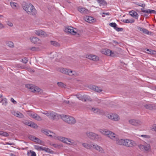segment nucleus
Here are the masks:
<instances>
[{
	"label": "nucleus",
	"instance_id": "49530a36",
	"mask_svg": "<svg viewBox=\"0 0 156 156\" xmlns=\"http://www.w3.org/2000/svg\"><path fill=\"white\" fill-rule=\"evenodd\" d=\"M136 4L137 5L142 7L143 8H144L145 6V4H144L136 2Z\"/></svg>",
	"mask_w": 156,
	"mask_h": 156
},
{
	"label": "nucleus",
	"instance_id": "f8f14e48",
	"mask_svg": "<svg viewBox=\"0 0 156 156\" xmlns=\"http://www.w3.org/2000/svg\"><path fill=\"white\" fill-rule=\"evenodd\" d=\"M61 115H59L55 112L51 111L50 112L49 116V118L53 119V120L57 119L61 117Z\"/></svg>",
	"mask_w": 156,
	"mask_h": 156
},
{
	"label": "nucleus",
	"instance_id": "6e6d98bb",
	"mask_svg": "<svg viewBox=\"0 0 156 156\" xmlns=\"http://www.w3.org/2000/svg\"><path fill=\"white\" fill-rule=\"evenodd\" d=\"M115 30H116L117 31L119 32L122 31L123 30V29L122 28L116 27Z\"/></svg>",
	"mask_w": 156,
	"mask_h": 156
},
{
	"label": "nucleus",
	"instance_id": "393cba45",
	"mask_svg": "<svg viewBox=\"0 0 156 156\" xmlns=\"http://www.w3.org/2000/svg\"><path fill=\"white\" fill-rule=\"evenodd\" d=\"M93 145L94 144L92 142H91L89 144L85 143L82 144V145L83 146L87 149H90L92 147H93Z\"/></svg>",
	"mask_w": 156,
	"mask_h": 156
},
{
	"label": "nucleus",
	"instance_id": "603ef678",
	"mask_svg": "<svg viewBox=\"0 0 156 156\" xmlns=\"http://www.w3.org/2000/svg\"><path fill=\"white\" fill-rule=\"evenodd\" d=\"M34 88L35 90H34V92H36L39 93L41 90V89L40 88L37 87H35Z\"/></svg>",
	"mask_w": 156,
	"mask_h": 156
},
{
	"label": "nucleus",
	"instance_id": "4c0bfd02",
	"mask_svg": "<svg viewBox=\"0 0 156 156\" xmlns=\"http://www.w3.org/2000/svg\"><path fill=\"white\" fill-rule=\"evenodd\" d=\"M146 51L148 52H147V53L150 54H154L156 52V51L154 50L149 49H146Z\"/></svg>",
	"mask_w": 156,
	"mask_h": 156
},
{
	"label": "nucleus",
	"instance_id": "a878e982",
	"mask_svg": "<svg viewBox=\"0 0 156 156\" xmlns=\"http://www.w3.org/2000/svg\"><path fill=\"white\" fill-rule=\"evenodd\" d=\"M90 88L97 92H100L102 91L99 87L94 85H91L90 86Z\"/></svg>",
	"mask_w": 156,
	"mask_h": 156
},
{
	"label": "nucleus",
	"instance_id": "e433bc0d",
	"mask_svg": "<svg viewBox=\"0 0 156 156\" xmlns=\"http://www.w3.org/2000/svg\"><path fill=\"white\" fill-rule=\"evenodd\" d=\"M2 103V105L6 106L7 104V99L5 98H2L0 101V102Z\"/></svg>",
	"mask_w": 156,
	"mask_h": 156
},
{
	"label": "nucleus",
	"instance_id": "6ab92c4d",
	"mask_svg": "<svg viewBox=\"0 0 156 156\" xmlns=\"http://www.w3.org/2000/svg\"><path fill=\"white\" fill-rule=\"evenodd\" d=\"M11 112L13 115L18 117L23 118L24 117L23 115L19 112L13 111Z\"/></svg>",
	"mask_w": 156,
	"mask_h": 156
},
{
	"label": "nucleus",
	"instance_id": "f3484780",
	"mask_svg": "<svg viewBox=\"0 0 156 156\" xmlns=\"http://www.w3.org/2000/svg\"><path fill=\"white\" fill-rule=\"evenodd\" d=\"M141 10L143 12L147 14L154 13L156 14V11L153 10H151L150 9H145L144 8L141 9Z\"/></svg>",
	"mask_w": 156,
	"mask_h": 156
},
{
	"label": "nucleus",
	"instance_id": "c03bdc74",
	"mask_svg": "<svg viewBox=\"0 0 156 156\" xmlns=\"http://www.w3.org/2000/svg\"><path fill=\"white\" fill-rule=\"evenodd\" d=\"M15 67L18 68H20L21 69H24V67L23 66H22L21 64H16L15 65Z\"/></svg>",
	"mask_w": 156,
	"mask_h": 156
},
{
	"label": "nucleus",
	"instance_id": "a211bd4d",
	"mask_svg": "<svg viewBox=\"0 0 156 156\" xmlns=\"http://www.w3.org/2000/svg\"><path fill=\"white\" fill-rule=\"evenodd\" d=\"M127 143L125 144L126 146L132 147L136 145L135 142L133 140L127 139Z\"/></svg>",
	"mask_w": 156,
	"mask_h": 156
},
{
	"label": "nucleus",
	"instance_id": "37998d69",
	"mask_svg": "<svg viewBox=\"0 0 156 156\" xmlns=\"http://www.w3.org/2000/svg\"><path fill=\"white\" fill-rule=\"evenodd\" d=\"M34 119L37 121H41L42 119L37 114V115L35 117Z\"/></svg>",
	"mask_w": 156,
	"mask_h": 156
},
{
	"label": "nucleus",
	"instance_id": "c85d7f7f",
	"mask_svg": "<svg viewBox=\"0 0 156 156\" xmlns=\"http://www.w3.org/2000/svg\"><path fill=\"white\" fill-rule=\"evenodd\" d=\"M100 6H105L107 4V2L105 0H97Z\"/></svg>",
	"mask_w": 156,
	"mask_h": 156
},
{
	"label": "nucleus",
	"instance_id": "6e6552de",
	"mask_svg": "<svg viewBox=\"0 0 156 156\" xmlns=\"http://www.w3.org/2000/svg\"><path fill=\"white\" fill-rule=\"evenodd\" d=\"M150 145L149 144H146L144 145L140 144L139 145V148L142 151H149L150 148Z\"/></svg>",
	"mask_w": 156,
	"mask_h": 156
},
{
	"label": "nucleus",
	"instance_id": "2eb2a0df",
	"mask_svg": "<svg viewBox=\"0 0 156 156\" xmlns=\"http://www.w3.org/2000/svg\"><path fill=\"white\" fill-rule=\"evenodd\" d=\"M102 52L103 54L112 57H114L115 55L114 53L109 49H104L102 50Z\"/></svg>",
	"mask_w": 156,
	"mask_h": 156
},
{
	"label": "nucleus",
	"instance_id": "13d9d810",
	"mask_svg": "<svg viewBox=\"0 0 156 156\" xmlns=\"http://www.w3.org/2000/svg\"><path fill=\"white\" fill-rule=\"evenodd\" d=\"M7 24L10 27H12V26H13V25L12 23V22L9 21H8L7 22Z\"/></svg>",
	"mask_w": 156,
	"mask_h": 156
},
{
	"label": "nucleus",
	"instance_id": "bb28decb",
	"mask_svg": "<svg viewBox=\"0 0 156 156\" xmlns=\"http://www.w3.org/2000/svg\"><path fill=\"white\" fill-rule=\"evenodd\" d=\"M87 58L92 60L97 61L99 60V58L95 55H90L88 56Z\"/></svg>",
	"mask_w": 156,
	"mask_h": 156
},
{
	"label": "nucleus",
	"instance_id": "4be33fe9",
	"mask_svg": "<svg viewBox=\"0 0 156 156\" xmlns=\"http://www.w3.org/2000/svg\"><path fill=\"white\" fill-rule=\"evenodd\" d=\"M93 147L101 153H104V150L100 146L96 144H94Z\"/></svg>",
	"mask_w": 156,
	"mask_h": 156
},
{
	"label": "nucleus",
	"instance_id": "09e8293b",
	"mask_svg": "<svg viewBox=\"0 0 156 156\" xmlns=\"http://www.w3.org/2000/svg\"><path fill=\"white\" fill-rule=\"evenodd\" d=\"M37 114L35 113L31 112L29 113V115L32 118H34L37 115Z\"/></svg>",
	"mask_w": 156,
	"mask_h": 156
},
{
	"label": "nucleus",
	"instance_id": "4d7b16f0",
	"mask_svg": "<svg viewBox=\"0 0 156 156\" xmlns=\"http://www.w3.org/2000/svg\"><path fill=\"white\" fill-rule=\"evenodd\" d=\"M40 147H41L40 146H37V145H35L34 146L35 149L36 150H38V151H40Z\"/></svg>",
	"mask_w": 156,
	"mask_h": 156
},
{
	"label": "nucleus",
	"instance_id": "cd10ccee",
	"mask_svg": "<svg viewBox=\"0 0 156 156\" xmlns=\"http://www.w3.org/2000/svg\"><path fill=\"white\" fill-rule=\"evenodd\" d=\"M137 29L145 34L148 35L149 34V31L145 28L140 27H138Z\"/></svg>",
	"mask_w": 156,
	"mask_h": 156
},
{
	"label": "nucleus",
	"instance_id": "b1692460",
	"mask_svg": "<svg viewBox=\"0 0 156 156\" xmlns=\"http://www.w3.org/2000/svg\"><path fill=\"white\" fill-rule=\"evenodd\" d=\"M129 14L132 16L136 19H138L139 15L138 13L134 10H132L129 12Z\"/></svg>",
	"mask_w": 156,
	"mask_h": 156
},
{
	"label": "nucleus",
	"instance_id": "338daca9",
	"mask_svg": "<svg viewBox=\"0 0 156 156\" xmlns=\"http://www.w3.org/2000/svg\"><path fill=\"white\" fill-rule=\"evenodd\" d=\"M52 145L55 148H57L59 146L56 144H53Z\"/></svg>",
	"mask_w": 156,
	"mask_h": 156
},
{
	"label": "nucleus",
	"instance_id": "f704fd0d",
	"mask_svg": "<svg viewBox=\"0 0 156 156\" xmlns=\"http://www.w3.org/2000/svg\"><path fill=\"white\" fill-rule=\"evenodd\" d=\"M50 43L52 45L55 47H58L60 46L59 43L55 41H51Z\"/></svg>",
	"mask_w": 156,
	"mask_h": 156
},
{
	"label": "nucleus",
	"instance_id": "423d86ee",
	"mask_svg": "<svg viewBox=\"0 0 156 156\" xmlns=\"http://www.w3.org/2000/svg\"><path fill=\"white\" fill-rule=\"evenodd\" d=\"M127 139H121L119 140L118 136L117 135L116 137L115 138L114 141H116V144L120 145H124L125 146L126 144L127 143Z\"/></svg>",
	"mask_w": 156,
	"mask_h": 156
},
{
	"label": "nucleus",
	"instance_id": "9d476101",
	"mask_svg": "<svg viewBox=\"0 0 156 156\" xmlns=\"http://www.w3.org/2000/svg\"><path fill=\"white\" fill-rule=\"evenodd\" d=\"M28 137L30 140L37 143L41 145L42 144L43 142L41 140L33 135H30L28 136Z\"/></svg>",
	"mask_w": 156,
	"mask_h": 156
},
{
	"label": "nucleus",
	"instance_id": "7c9ffc66",
	"mask_svg": "<svg viewBox=\"0 0 156 156\" xmlns=\"http://www.w3.org/2000/svg\"><path fill=\"white\" fill-rule=\"evenodd\" d=\"M40 151H45L46 152H50L51 150L49 148L42 146H41Z\"/></svg>",
	"mask_w": 156,
	"mask_h": 156
},
{
	"label": "nucleus",
	"instance_id": "9b49d317",
	"mask_svg": "<svg viewBox=\"0 0 156 156\" xmlns=\"http://www.w3.org/2000/svg\"><path fill=\"white\" fill-rule=\"evenodd\" d=\"M107 117L109 119L115 121H117L119 120V116L116 114H108Z\"/></svg>",
	"mask_w": 156,
	"mask_h": 156
},
{
	"label": "nucleus",
	"instance_id": "4468645a",
	"mask_svg": "<svg viewBox=\"0 0 156 156\" xmlns=\"http://www.w3.org/2000/svg\"><path fill=\"white\" fill-rule=\"evenodd\" d=\"M130 124L134 126H138L140 125L141 122L139 120L132 119L129 120Z\"/></svg>",
	"mask_w": 156,
	"mask_h": 156
},
{
	"label": "nucleus",
	"instance_id": "a19ab883",
	"mask_svg": "<svg viewBox=\"0 0 156 156\" xmlns=\"http://www.w3.org/2000/svg\"><path fill=\"white\" fill-rule=\"evenodd\" d=\"M30 126L35 129H37L38 127V126L36 124L32 122L31 124H30Z\"/></svg>",
	"mask_w": 156,
	"mask_h": 156
},
{
	"label": "nucleus",
	"instance_id": "864d4df0",
	"mask_svg": "<svg viewBox=\"0 0 156 156\" xmlns=\"http://www.w3.org/2000/svg\"><path fill=\"white\" fill-rule=\"evenodd\" d=\"M32 85L31 84H27L26 85V87L29 90L31 88V87H32Z\"/></svg>",
	"mask_w": 156,
	"mask_h": 156
},
{
	"label": "nucleus",
	"instance_id": "412c9836",
	"mask_svg": "<svg viewBox=\"0 0 156 156\" xmlns=\"http://www.w3.org/2000/svg\"><path fill=\"white\" fill-rule=\"evenodd\" d=\"M30 39L32 43L35 44H39L40 43V40L37 37H30Z\"/></svg>",
	"mask_w": 156,
	"mask_h": 156
},
{
	"label": "nucleus",
	"instance_id": "20e7f679",
	"mask_svg": "<svg viewBox=\"0 0 156 156\" xmlns=\"http://www.w3.org/2000/svg\"><path fill=\"white\" fill-rule=\"evenodd\" d=\"M59 71L60 72L68 75L70 76H76L77 74L75 71H73L71 69H68L64 68H60L58 69Z\"/></svg>",
	"mask_w": 156,
	"mask_h": 156
},
{
	"label": "nucleus",
	"instance_id": "c9c22d12",
	"mask_svg": "<svg viewBox=\"0 0 156 156\" xmlns=\"http://www.w3.org/2000/svg\"><path fill=\"white\" fill-rule=\"evenodd\" d=\"M6 45L9 47L12 48L14 47V44L11 41H7L6 42Z\"/></svg>",
	"mask_w": 156,
	"mask_h": 156
},
{
	"label": "nucleus",
	"instance_id": "f03ea898",
	"mask_svg": "<svg viewBox=\"0 0 156 156\" xmlns=\"http://www.w3.org/2000/svg\"><path fill=\"white\" fill-rule=\"evenodd\" d=\"M100 131L102 134L107 136L113 140H114L115 138L116 137V134L106 129H100Z\"/></svg>",
	"mask_w": 156,
	"mask_h": 156
},
{
	"label": "nucleus",
	"instance_id": "de8ad7c7",
	"mask_svg": "<svg viewBox=\"0 0 156 156\" xmlns=\"http://www.w3.org/2000/svg\"><path fill=\"white\" fill-rule=\"evenodd\" d=\"M28 61V58L27 57H24L23 59H22V62L25 64L27 63Z\"/></svg>",
	"mask_w": 156,
	"mask_h": 156
},
{
	"label": "nucleus",
	"instance_id": "0eeeda50",
	"mask_svg": "<svg viewBox=\"0 0 156 156\" xmlns=\"http://www.w3.org/2000/svg\"><path fill=\"white\" fill-rule=\"evenodd\" d=\"M76 95L78 99L83 101H91V100L90 97L87 95L77 94Z\"/></svg>",
	"mask_w": 156,
	"mask_h": 156
},
{
	"label": "nucleus",
	"instance_id": "2f4dec72",
	"mask_svg": "<svg viewBox=\"0 0 156 156\" xmlns=\"http://www.w3.org/2000/svg\"><path fill=\"white\" fill-rule=\"evenodd\" d=\"M49 134L48 136H51L53 137L55 139H57V137H61V136H57L55 133H53V132H51V131H49Z\"/></svg>",
	"mask_w": 156,
	"mask_h": 156
},
{
	"label": "nucleus",
	"instance_id": "e2e57ef3",
	"mask_svg": "<svg viewBox=\"0 0 156 156\" xmlns=\"http://www.w3.org/2000/svg\"><path fill=\"white\" fill-rule=\"evenodd\" d=\"M35 87H34L33 86H32V87H31V88L30 89V90L32 92H34V90H35Z\"/></svg>",
	"mask_w": 156,
	"mask_h": 156
},
{
	"label": "nucleus",
	"instance_id": "8fccbe9b",
	"mask_svg": "<svg viewBox=\"0 0 156 156\" xmlns=\"http://www.w3.org/2000/svg\"><path fill=\"white\" fill-rule=\"evenodd\" d=\"M42 113L46 115L48 117L49 116L50 112H48L47 111H45L44 112H42Z\"/></svg>",
	"mask_w": 156,
	"mask_h": 156
},
{
	"label": "nucleus",
	"instance_id": "1a4fd4ad",
	"mask_svg": "<svg viewBox=\"0 0 156 156\" xmlns=\"http://www.w3.org/2000/svg\"><path fill=\"white\" fill-rule=\"evenodd\" d=\"M86 134L88 137L92 139H98L100 137V136L98 135L93 132H87Z\"/></svg>",
	"mask_w": 156,
	"mask_h": 156
},
{
	"label": "nucleus",
	"instance_id": "f257e3e1",
	"mask_svg": "<svg viewBox=\"0 0 156 156\" xmlns=\"http://www.w3.org/2000/svg\"><path fill=\"white\" fill-rule=\"evenodd\" d=\"M22 5L23 9L28 14L35 15L36 13V10L31 4L23 2L22 3Z\"/></svg>",
	"mask_w": 156,
	"mask_h": 156
},
{
	"label": "nucleus",
	"instance_id": "dca6fc26",
	"mask_svg": "<svg viewBox=\"0 0 156 156\" xmlns=\"http://www.w3.org/2000/svg\"><path fill=\"white\" fill-rule=\"evenodd\" d=\"M83 19L89 23L94 22L95 21V19L90 16H85L84 17Z\"/></svg>",
	"mask_w": 156,
	"mask_h": 156
},
{
	"label": "nucleus",
	"instance_id": "aec40b11",
	"mask_svg": "<svg viewBox=\"0 0 156 156\" xmlns=\"http://www.w3.org/2000/svg\"><path fill=\"white\" fill-rule=\"evenodd\" d=\"M78 10L82 14H86L88 12V10L82 6H79L78 7Z\"/></svg>",
	"mask_w": 156,
	"mask_h": 156
},
{
	"label": "nucleus",
	"instance_id": "bf43d9fd",
	"mask_svg": "<svg viewBox=\"0 0 156 156\" xmlns=\"http://www.w3.org/2000/svg\"><path fill=\"white\" fill-rule=\"evenodd\" d=\"M141 136L146 138H150V137L149 136L145 135H141Z\"/></svg>",
	"mask_w": 156,
	"mask_h": 156
},
{
	"label": "nucleus",
	"instance_id": "69168bd1",
	"mask_svg": "<svg viewBox=\"0 0 156 156\" xmlns=\"http://www.w3.org/2000/svg\"><path fill=\"white\" fill-rule=\"evenodd\" d=\"M31 122H31V121H30V122L28 121V122H26V124L27 125H28V126H30V124H31Z\"/></svg>",
	"mask_w": 156,
	"mask_h": 156
},
{
	"label": "nucleus",
	"instance_id": "ea45409f",
	"mask_svg": "<svg viewBox=\"0 0 156 156\" xmlns=\"http://www.w3.org/2000/svg\"><path fill=\"white\" fill-rule=\"evenodd\" d=\"M58 86L62 88H66V86L65 84H64L63 83L61 82H58L57 83Z\"/></svg>",
	"mask_w": 156,
	"mask_h": 156
},
{
	"label": "nucleus",
	"instance_id": "79ce46f5",
	"mask_svg": "<svg viewBox=\"0 0 156 156\" xmlns=\"http://www.w3.org/2000/svg\"><path fill=\"white\" fill-rule=\"evenodd\" d=\"M109 25L110 26L113 27L115 29L117 27V24L115 23H109Z\"/></svg>",
	"mask_w": 156,
	"mask_h": 156
},
{
	"label": "nucleus",
	"instance_id": "0e129e2a",
	"mask_svg": "<svg viewBox=\"0 0 156 156\" xmlns=\"http://www.w3.org/2000/svg\"><path fill=\"white\" fill-rule=\"evenodd\" d=\"M95 100L98 103H100V102H101V100H99V99H98V98H95Z\"/></svg>",
	"mask_w": 156,
	"mask_h": 156
},
{
	"label": "nucleus",
	"instance_id": "7ed1b4c3",
	"mask_svg": "<svg viewBox=\"0 0 156 156\" xmlns=\"http://www.w3.org/2000/svg\"><path fill=\"white\" fill-rule=\"evenodd\" d=\"M61 119L65 122L70 124H73L76 122V120L73 117L63 115H61Z\"/></svg>",
	"mask_w": 156,
	"mask_h": 156
},
{
	"label": "nucleus",
	"instance_id": "72a5a7b5",
	"mask_svg": "<svg viewBox=\"0 0 156 156\" xmlns=\"http://www.w3.org/2000/svg\"><path fill=\"white\" fill-rule=\"evenodd\" d=\"M27 155L28 156H36L35 152L31 150H30L29 151L27 152Z\"/></svg>",
	"mask_w": 156,
	"mask_h": 156
},
{
	"label": "nucleus",
	"instance_id": "ddd939ff",
	"mask_svg": "<svg viewBox=\"0 0 156 156\" xmlns=\"http://www.w3.org/2000/svg\"><path fill=\"white\" fill-rule=\"evenodd\" d=\"M65 31L66 33L74 35H75L76 33V32L73 29V27L70 26L66 28L65 29Z\"/></svg>",
	"mask_w": 156,
	"mask_h": 156
},
{
	"label": "nucleus",
	"instance_id": "680f3d73",
	"mask_svg": "<svg viewBox=\"0 0 156 156\" xmlns=\"http://www.w3.org/2000/svg\"><path fill=\"white\" fill-rule=\"evenodd\" d=\"M5 26L1 22H0V29L4 28Z\"/></svg>",
	"mask_w": 156,
	"mask_h": 156
},
{
	"label": "nucleus",
	"instance_id": "a18cd8bd",
	"mask_svg": "<svg viewBox=\"0 0 156 156\" xmlns=\"http://www.w3.org/2000/svg\"><path fill=\"white\" fill-rule=\"evenodd\" d=\"M144 107L146 108L149 109H151L153 108L152 106L151 105H144Z\"/></svg>",
	"mask_w": 156,
	"mask_h": 156
},
{
	"label": "nucleus",
	"instance_id": "58836bf2",
	"mask_svg": "<svg viewBox=\"0 0 156 156\" xmlns=\"http://www.w3.org/2000/svg\"><path fill=\"white\" fill-rule=\"evenodd\" d=\"M0 135L7 137L9 136V134L6 132H4L3 131H0Z\"/></svg>",
	"mask_w": 156,
	"mask_h": 156
},
{
	"label": "nucleus",
	"instance_id": "5fc2aeb1",
	"mask_svg": "<svg viewBox=\"0 0 156 156\" xmlns=\"http://www.w3.org/2000/svg\"><path fill=\"white\" fill-rule=\"evenodd\" d=\"M43 131L44 133L48 136L49 134V130H44Z\"/></svg>",
	"mask_w": 156,
	"mask_h": 156
},
{
	"label": "nucleus",
	"instance_id": "c756f323",
	"mask_svg": "<svg viewBox=\"0 0 156 156\" xmlns=\"http://www.w3.org/2000/svg\"><path fill=\"white\" fill-rule=\"evenodd\" d=\"M135 20L133 19H124L123 20L122 22L126 23H132L134 22Z\"/></svg>",
	"mask_w": 156,
	"mask_h": 156
},
{
	"label": "nucleus",
	"instance_id": "052dcab7",
	"mask_svg": "<svg viewBox=\"0 0 156 156\" xmlns=\"http://www.w3.org/2000/svg\"><path fill=\"white\" fill-rule=\"evenodd\" d=\"M10 100L14 104H16L17 103L16 101L13 98H11Z\"/></svg>",
	"mask_w": 156,
	"mask_h": 156
},
{
	"label": "nucleus",
	"instance_id": "3c124183",
	"mask_svg": "<svg viewBox=\"0 0 156 156\" xmlns=\"http://www.w3.org/2000/svg\"><path fill=\"white\" fill-rule=\"evenodd\" d=\"M91 110L95 113H97L99 111V109H95L94 108H92Z\"/></svg>",
	"mask_w": 156,
	"mask_h": 156
},
{
	"label": "nucleus",
	"instance_id": "5701e85b",
	"mask_svg": "<svg viewBox=\"0 0 156 156\" xmlns=\"http://www.w3.org/2000/svg\"><path fill=\"white\" fill-rule=\"evenodd\" d=\"M34 33L38 36H45L46 35V33L44 31L40 30H35L34 31Z\"/></svg>",
	"mask_w": 156,
	"mask_h": 156
},
{
	"label": "nucleus",
	"instance_id": "39448f33",
	"mask_svg": "<svg viewBox=\"0 0 156 156\" xmlns=\"http://www.w3.org/2000/svg\"><path fill=\"white\" fill-rule=\"evenodd\" d=\"M57 138V140L68 144L73 145L75 144L74 140L69 138L62 136L58 137Z\"/></svg>",
	"mask_w": 156,
	"mask_h": 156
},
{
	"label": "nucleus",
	"instance_id": "473e14b6",
	"mask_svg": "<svg viewBox=\"0 0 156 156\" xmlns=\"http://www.w3.org/2000/svg\"><path fill=\"white\" fill-rule=\"evenodd\" d=\"M10 5L11 7L14 9H16L17 8V3L11 2H10Z\"/></svg>",
	"mask_w": 156,
	"mask_h": 156
},
{
	"label": "nucleus",
	"instance_id": "774afa93",
	"mask_svg": "<svg viewBox=\"0 0 156 156\" xmlns=\"http://www.w3.org/2000/svg\"><path fill=\"white\" fill-rule=\"evenodd\" d=\"M37 48L35 47L31 48L30 49L32 51H36L37 50Z\"/></svg>",
	"mask_w": 156,
	"mask_h": 156
}]
</instances>
